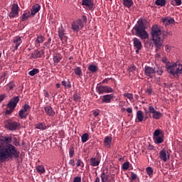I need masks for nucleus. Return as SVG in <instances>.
<instances>
[{"instance_id":"obj_41","label":"nucleus","mask_w":182,"mask_h":182,"mask_svg":"<svg viewBox=\"0 0 182 182\" xmlns=\"http://www.w3.org/2000/svg\"><path fill=\"white\" fill-rule=\"evenodd\" d=\"M18 116L21 118V119H26V117H28V114H26L25 112V111H23L22 109H21L18 112Z\"/></svg>"},{"instance_id":"obj_7","label":"nucleus","mask_w":182,"mask_h":182,"mask_svg":"<svg viewBox=\"0 0 182 182\" xmlns=\"http://www.w3.org/2000/svg\"><path fill=\"white\" fill-rule=\"evenodd\" d=\"M85 25L83 24V21L81 19H77L73 22L71 25V29L73 32H79L82 28H83Z\"/></svg>"},{"instance_id":"obj_34","label":"nucleus","mask_w":182,"mask_h":182,"mask_svg":"<svg viewBox=\"0 0 182 182\" xmlns=\"http://www.w3.org/2000/svg\"><path fill=\"white\" fill-rule=\"evenodd\" d=\"M31 15L32 14H31V11H28L27 13L23 14V15L21 16V21L25 22V21H26V19L31 18Z\"/></svg>"},{"instance_id":"obj_30","label":"nucleus","mask_w":182,"mask_h":182,"mask_svg":"<svg viewBox=\"0 0 182 182\" xmlns=\"http://www.w3.org/2000/svg\"><path fill=\"white\" fill-rule=\"evenodd\" d=\"M123 5L126 8H132L133 6V0H124Z\"/></svg>"},{"instance_id":"obj_45","label":"nucleus","mask_w":182,"mask_h":182,"mask_svg":"<svg viewBox=\"0 0 182 182\" xmlns=\"http://www.w3.org/2000/svg\"><path fill=\"white\" fill-rule=\"evenodd\" d=\"M161 133V130H160V129H156L153 134V139L156 137H159Z\"/></svg>"},{"instance_id":"obj_12","label":"nucleus","mask_w":182,"mask_h":182,"mask_svg":"<svg viewBox=\"0 0 182 182\" xmlns=\"http://www.w3.org/2000/svg\"><path fill=\"white\" fill-rule=\"evenodd\" d=\"M19 14V6L14 4L11 8V12L9 13V18H15Z\"/></svg>"},{"instance_id":"obj_37","label":"nucleus","mask_w":182,"mask_h":182,"mask_svg":"<svg viewBox=\"0 0 182 182\" xmlns=\"http://www.w3.org/2000/svg\"><path fill=\"white\" fill-rule=\"evenodd\" d=\"M182 1L181 0H171V5L173 6H180L181 5Z\"/></svg>"},{"instance_id":"obj_59","label":"nucleus","mask_w":182,"mask_h":182,"mask_svg":"<svg viewBox=\"0 0 182 182\" xmlns=\"http://www.w3.org/2000/svg\"><path fill=\"white\" fill-rule=\"evenodd\" d=\"M73 182H82V178L79 176H75L74 178Z\"/></svg>"},{"instance_id":"obj_47","label":"nucleus","mask_w":182,"mask_h":182,"mask_svg":"<svg viewBox=\"0 0 182 182\" xmlns=\"http://www.w3.org/2000/svg\"><path fill=\"white\" fill-rule=\"evenodd\" d=\"M124 97H127V99H129V100H132L133 99V94L129 93V92H125L123 95Z\"/></svg>"},{"instance_id":"obj_31","label":"nucleus","mask_w":182,"mask_h":182,"mask_svg":"<svg viewBox=\"0 0 182 182\" xmlns=\"http://www.w3.org/2000/svg\"><path fill=\"white\" fill-rule=\"evenodd\" d=\"M0 141H3V143H6L10 144L9 143H12V136H4L2 139H0Z\"/></svg>"},{"instance_id":"obj_57","label":"nucleus","mask_w":182,"mask_h":182,"mask_svg":"<svg viewBox=\"0 0 182 182\" xmlns=\"http://www.w3.org/2000/svg\"><path fill=\"white\" fill-rule=\"evenodd\" d=\"M145 92H146V93H148V95H151V93H153V89H151V87H149L146 88Z\"/></svg>"},{"instance_id":"obj_63","label":"nucleus","mask_w":182,"mask_h":182,"mask_svg":"<svg viewBox=\"0 0 182 182\" xmlns=\"http://www.w3.org/2000/svg\"><path fill=\"white\" fill-rule=\"evenodd\" d=\"M14 140H15V141L14 142V146H21V144L19 143V141L16 140V138H15Z\"/></svg>"},{"instance_id":"obj_61","label":"nucleus","mask_w":182,"mask_h":182,"mask_svg":"<svg viewBox=\"0 0 182 182\" xmlns=\"http://www.w3.org/2000/svg\"><path fill=\"white\" fill-rule=\"evenodd\" d=\"M5 97H6V94H2L0 95V103H1V102H4Z\"/></svg>"},{"instance_id":"obj_3","label":"nucleus","mask_w":182,"mask_h":182,"mask_svg":"<svg viewBox=\"0 0 182 182\" xmlns=\"http://www.w3.org/2000/svg\"><path fill=\"white\" fill-rule=\"evenodd\" d=\"M146 19L139 18L137 23L134 26L133 29L135 31L136 36L140 39L144 40L149 38V33L146 31Z\"/></svg>"},{"instance_id":"obj_28","label":"nucleus","mask_w":182,"mask_h":182,"mask_svg":"<svg viewBox=\"0 0 182 182\" xmlns=\"http://www.w3.org/2000/svg\"><path fill=\"white\" fill-rule=\"evenodd\" d=\"M74 72L77 76H79V77H82V76H83V73L82 72V68L80 67H76L74 69Z\"/></svg>"},{"instance_id":"obj_32","label":"nucleus","mask_w":182,"mask_h":182,"mask_svg":"<svg viewBox=\"0 0 182 182\" xmlns=\"http://www.w3.org/2000/svg\"><path fill=\"white\" fill-rule=\"evenodd\" d=\"M61 85L64 86L65 89H70L72 87V84L70 83V81H62Z\"/></svg>"},{"instance_id":"obj_29","label":"nucleus","mask_w":182,"mask_h":182,"mask_svg":"<svg viewBox=\"0 0 182 182\" xmlns=\"http://www.w3.org/2000/svg\"><path fill=\"white\" fill-rule=\"evenodd\" d=\"M36 170L37 173H40L41 174H43L46 170L45 169V166L43 165H39L36 167Z\"/></svg>"},{"instance_id":"obj_16","label":"nucleus","mask_w":182,"mask_h":182,"mask_svg":"<svg viewBox=\"0 0 182 182\" xmlns=\"http://www.w3.org/2000/svg\"><path fill=\"white\" fill-rule=\"evenodd\" d=\"M161 22L165 25V26H168V25H174V23H176V21L173 18H163L161 19Z\"/></svg>"},{"instance_id":"obj_21","label":"nucleus","mask_w":182,"mask_h":182,"mask_svg":"<svg viewBox=\"0 0 182 182\" xmlns=\"http://www.w3.org/2000/svg\"><path fill=\"white\" fill-rule=\"evenodd\" d=\"M90 164L92 167H97L100 164V159L96 157H92L90 160Z\"/></svg>"},{"instance_id":"obj_43","label":"nucleus","mask_w":182,"mask_h":182,"mask_svg":"<svg viewBox=\"0 0 182 182\" xmlns=\"http://www.w3.org/2000/svg\"><path fill=\"white\" fill-rule=\"evenodd\" d=\"M136 70H137V68H136L134 65H131L128 68V71L129 72V73H135Z\"/></svg>"},{"instance_id":"obj_6","label":"nucleus","mask_w":182,"mask_h":182,"mask_svg":"<svg viewBox=\"0 0 182 182\" xmlns=\"http://www.w3.org/2000/svg\"><path fill=\"white\" fill-rule=\"evenodd\" d=\"M96 92L98 95H103L104 93H113V89L109 86L97 85L96 87Z\"/></svg>"},{"instance_id":"obj_50","label":"nucleus","mask_w":182,"mask_h":182,"mask_svg":"<svg viewBox=\"0 0 182 182\" xmlns=\"http://www.w3.org/2000/svg\"><path fill=\"white\" fill-rule=\"evenodd\" d=\"M80 100V96L77 95V92L74 93L73 95V101L74 102H79Z\"/></svg>"},{"instance_id":"obj_62","label":"nucleus","mask_w":182,"mask_h":182,"mask_svg":"<svg viewBox=\"0 0 182 182\" xmlns=\"http://www.w3.org/2000/svg\"><path fill=\"white\" fill-rule=\"evenodd\" d=\"M145 114H146V118H145V120L146 119H148V117H151V115H150V110L149 109V111H146L145 112Z\"/></svg>"},{"instance_id":"obj_33","label":"nucleus","mask_w":182,"mask_h":182,"mask_svg":"<svg viewBox=\"0 0 182 182\" xmlns=\"http://www.w3.org/2000/svg\"><path fill=\"white\" fill-rule=\"evenodd\" d=\"M155 69V73H157L159 76H161L164 72V67H157L156 68H154Z\"/></svg>"},{"instance_id":"obj_2","label":"nucleus","mask_w":182,"mask_h":182,"mask_svg":"<svg viewBox=\"0 0 182 182\" xmlns=\"http://www.w3.org/2000/svg\"><path fill=\"white\" fill-rule=\"evenodd\" d=\"M151 41L154 42V46L156 48V52H159V49L163 47L164 41L161 40V29L158 25H154L151 29Z\"/></svg>"},{"instance_id":"obj_42","label":"nucleus","mask_w":182,"mask_h":182,"mask_svg":"<svg viewBox=\"0 0 182 182\" xmlns=\"http://www.w3.org/2000/svg\"><path fill=\"white\" fill-rule=\"evenodd\" d=\"M38 73H39V69L38 68H33L32 70H31L28 73V75L30 76H35V75H38Z\"/></svg>"},{"instance_id":"obj_60","label":"nucleus","mask_w":182,"mask_h":182,"mask_svg":"<svg viewBox=\"0 0 182 182\" xmlns=\"http://www.w3.org/2000/svg\"><path fill=\"white\" fill-rule=\"evenodd\" d=\"M131 178L132 181L136 180V178H137V174L132 172L131 175Z\"/></svg>"},{"instance_id":"obj_24","label":"nucleus","mask_w":182,"mask_h":182,"mask_svg":"<svg viewBox=\"0 0 182 182\" xmlns=\"http://www.w3.org/2000/svg\"><path fill=\"white\" fill-rule=\"evenodd\" d=\"M43 42H45V37L41 34L37 36V38L35 41V44L39 46Z\"/></svg>"},{"instance_id":"obj_56","label":"nucleus","mask_w":182,"mask_h":182,"mask_svg":"<svg viewBox=\"0 0 182 182\" xmlns=\"http://www.w3.org/2000/svg\"><path fill=\"white\" fill-rule=\"evenodd\" d=\"M161 35H162L163 39H166L167 36H168V35H170V33H168L166 31L165 32L161 31Z\"/></svg>"},{"instance_id":"obj_53","label":"nucleus","mask_w":182,"mask_h":182,"mask_svg":"<svg viewBox=\"0 0 182 182\" xmlns=\"http://www.w3.org/2000/svg\"><path fill=\"white\" fill-rule=\"evenodd\" d=\"M50 42H52V38H49L48 41L44 43L45 46L49 49L50 48Z\"/></svg>"},{"instance_id":"obj_17","label":"nucleus","mask_w":182,"mask_h":182,"mask_svg":"<svg viewBox=\"0 0 182 182\" xmlns=\"http://www.w3.org/2000/svg\"><path fill=\"white\" fill-rule=\"evenodd\" d=\"M44 110L46 114H48V116H50V117H53L55 114H56V112H55V110H53V109L50 106L45 107Z\"/></svg>"},{"instance_id":"obj_55","label":"nucleus","mask_w":182,"mask_h":182,"mask_svg":"<svg viewBox=\"0 0 182 182\" xmlns=\"http://www.w3.org/2000/svg\"><path fill=\"white\" fill-rule=\"evenodd\" d=\"M172 46L170 45H166L165 46V51L167 52V53H170L171 51Z\"/></svg>"},{"instance_id":"obj_26","label":"nucleus","mask_w":182,"mask_h":182,"mask_svg":"<svg viewBox=\"0 0 182 182\" xmlns=\"http://www.w3.org/2000/svg\"><path fill=\"white\" fill-rule=\"evenodd\" d=\"M110 144H112V137L106 136L104 139V146L105 147H110Z\"/></svg>"},{"instance_id":"obj_1","label":"nucleus","mask_w":182,"mask_h":182,"mask_svg":"<svg viewBox=\"0 0 182 182\" xmlns=\"http://www.w3.org/2000/svg\"><path fill=\"white\" fill-rule=\"evenodd\" d=\"M19 154L15 146L7 144L0 149V163H5L7 159H19Z\"/></svg>"},{"instance_id":"obj_44","label":"nucleus","mask_w":182,"mask_h":182,"mask_svg":"<svg viewBox=\"0 0 182 182\" xmlns=\"http://www.w3.org/2000/svg\"><path fill=\"white\" fill-rule=\"evenodd\" d=\"M69 156H70V159H72V157L75 156V147L70 146L69 148Z\"/></svg>"},{"instance_id":"obj_64","label":"nucleus","mask_w":182,"mask_h":182,"mask_svg":"<svg viewBox=\"0 0 182 182\" xmlns=\"http://www.w3.org/2000/svg\"><path fill=\"white\" fill-rule=\"evenodd\" d=\"M69 164L70 166H73V167L75 166V160L73 159L70 160Z\"/></svg>"},{"instance_id":"obj_14","label":"nucleus","mask_w":182,"mask_h":182,"mask_svg":"<svg viewBox=\"0 0 182 182\" xmlns=\"http://www.w3.org/2000/svg\"><path fill=\"white\" fill-rule=\"evenodd\" d=\"M113 97H114V94H108L102 96V103H112V100H113Z\"/></svg>"},{"instance_id":"obj_19","label":"nucleus","mask_w":182,"mask_h":182,"mask_svg":"<svg viewBox=\"0 0 182 182\" xmlns=\"http://www.w3.org/2000/svg\"><path fill=\"white\" fill-rule=\"evenodd\" d=\"M134 42V46L136 48V49H138V50H141V48H143V45L141 44V41L140 39L137 38H133Z\"/></svg>"},{"instance_id":"obj_9","label":"nucleus","mask_w":182,"mask_h":182,"mask_svg":"<svg viewBox=\"0 0 182 182\" xmlns=\"http://www.w3.org/2000/svg\"><path fill=\"white\" fill-rule=\"evenodd\" d=\"M18 103H19V96L14 97L7 104V107H9V109H15V107H16Z\"/></svg>"},{"instance_id":"obj_46","label":"nucleus","mask_w":182,"mask_h":182,"mask_svg":"<svg viewBox=\"0 0 182 182\" xmlns=\"http://www.w3.org/2000/svg\"><path fill=\"white\" fill-rule=\"evenodd\" d=\"M129 167H130V162L126 161L122 164L123 170H129Z\"/></svg>"},{"instance_id":"obj_49","label":"nucleus","mask_w":182,"mask_h":182,"mask_svg":"<svg viewBox=\"0 0 182 182\" xmlns=\"http://www.w3.org/2000/svg\"><path fill=\"white\" fill-rule=\"evenodd\" d=\"M146 171L148 176H151L153 174V168L148 166L146 168Z\"/></svg>"},{"instance_id":"obj_8","label":"nucleus","mask_w":182,"mask_h":182,"mask_svg":"<svg viewBox=\"0 0 182 182\" xmlns=\"http://www.w3.org/2000/svg\"><path fill=\"white\" fill-rule=\"evenodd\" d=\"M149 112L152 114L153 119H155L156 120H159V119H161V117H163V114H161V112L156 111L154 109V107L149 106Z\"/></svg>"},{"instance_id":"obj_11","label":"nucleus","mask_w":182,"mask_h":182,"mask_svg":"<svg viewBox=\"0 0 182 182\" xmlns=\"http://www.w3.org/2000/svg\"><path fill=\"white\" fill-rule=\"evenodd\" d=\"M144 70L145 76H147L148 77H150L151 79H152L153 75H154V73H156V69H154L150 66H145Z\"/></svg>"},{"instance_id":"obj_38","label":"nucleus","mask_w":182,"mask_h":182,"mask_svg":"<svg viewBox=\"0 0 182 182\" xmlns=\"http://www.w3.org/2000/svg\"><path fill=\"white\" fill-rule=\"evenodd\" d=\"M107 180H109V175L106 174V173L103 171L101 174V181L106 182Z\"/></svg>"},{"instance_id":"obj_20","label":"nucleus","mask_w":182,"mask_h":182,"mask_svg":"<svg viewBox=\"0 0 182 182\" xmlns=\"http://www.w3.org/2000/svg\"><path fill=\"white\" fill-rule=\"evenodd\" d=\"M43 53H45V51H43V50L41 51L34 50L33 52L31 53V58H33V59H38V58H42V55H43Z\"/></svg>"},{"instance_id":"obj_22","label":"nucleus","mask_w":182,"mask_h":182,"mask_svg":"<svg viewBox=\"0 0 182 182\" xmlns=\"http://www.w3.org/2000/svg\"><path fill=\"white\" fill-rule=\"evenodd\" d=\"M31 11V16H35V15H36V14H38V12L39 11H41V5H39V4L33 5L32 6Z\"/></svg>"},{"instance_id":"obj_54","label":"nucleus","mask_w":182,"mask_h":182,"mask_svg":"<svg viewBox=\"0 0 182 182\" xmlns=\"http://www.w3.org/2000/svg\"><path fill=\"white\" fill-rule=\"evenodd\" d=\"M15 86L16 85H15L14 82H9L8 84L9 90H12V89H14V87H15Z\"/></svg>"},{"instance_id":"obj_36","label":"nucleus","mask_w":182,"mask_h":182,"mask_svg":"<svg viewBox=\"0 0 182 182\" xmlns=\"http://www.w3.org/2000/svg\"><path fill=\"white\" fill-rule=\"evenodd\" d=\"M154 139V143H156V144H161V143H163L164 141V139L162 138V136H156Z\"/></svg>"},{"instance_id":"obj_23","label":"nucleus","mask_w":182,"mask_h":182,"mask_svg":"<svg viewBox=\"0 0 182 182\" xmlns=\"http://www.w3.org/2000/svg\"><path fill=\"white\" fill-rule=\"evenodd\" d=\"M82 5L87 6L89 9H93V2L92 0H82Z\"/></svg>"},{"instance_id":"obj_58","label":"nucleus","mask_w":182,"mask_h":182,"mask_svg":"<svg viewBox=\"0 0 182 182\" xmlns=\"http://www.w3.org/2000/svg\"><path fill=\"white\" fill-rule=\"evenodd\" d=\"M14 109L9 108V109L6 110V114H12L14 112Z\"/></svg>"},{"instance_id":"obj_35","label":"nucleus","mask_w":182,"mask_h":182,"mask_svg":"<svg viewBox=\"0 0 182 182\" xmlns=\"http://www.w3.org/2000/svg\"><path fill=\"white\" fill-rule=\"evenodd\" d=\"M166 4H167L166 0H156L155 1V5L157 6H166Z\"/></svg>"},{"instance_id":"obj_5","label":"nucleus","mask_w":182,"mask_h":182,"mask_svg":"<svg viewBox=\"0 0 182 182\" xmlns=\"http://www.w3.org/2000/svg\"><path fill=\"white\" fill-rule=\"evenodd\" d=\"M4 127L7 129V130H10V132H14L15 130H19L21 123L8 119L4 122Z\"/></svg>"},{"instance_id":"obj_40","label":"nucleus","mask_w":182,"mask_h":182,"mask_svg":"<svg viewBox=\"0 0 182 182\" xmlns=\"http://www.w3.org/2000/svg\"><path fill=\"white\" fill-rule=\"evenodd\" d=\"M89 140V134L85 133L81 136V141L82 143H86Z\"/></svg>"},{"instance_id":"obj_27","label":"nucleus","mask_w":182,"mask_h":182,"mask_svg":"<svg viewBox=\"0 0 182 182\" xmlns=\"http://www.w3.org/2000/svg\"><path fill=\"white\" fill-rule=\"evenodd\" d=\"M98 70H99V68H97V65H95L93 64H90L88 66V70H90V72H91L92 73H96Z\"/></svg>"},{"instance_id":"obj_4","label":"nucleus","mask_w":182,"mask_h":182,"mask_svg":"<svg viewBox=\"0 0 182 182\" xmlns=\"http://www.w3.org/2000/svg\"><path fill=\"white\" fill-rule=\"evenodd\" d=\"M166 70L171 76L173 77H180V75H182V64L180 62L177 61L171 64V63H166L165 65Z\"/></svg>"},{"instance_id":"obj_39","label":"nucleus","mask_w":182,"mask_h":182,"mask_svg":"<svg viewBox=\"0 0 182 182\" xmlns=\"http://www.w3.org/2000/svg\"><path fill=\"white\" fill-rule=\"evenodd\" d=\"M136 118L139 122H143V112L141 110H139L136 112Z\"/></svg>"},{"instance_id":"obj_52","label":"nucleus","mask_w":182,"mask_h":182,"mask_svg":"<svg viewBox=\"0 0 182 182\" xmlns=\"http://www.w3.org/2000/svg\"><path fill=\"white\" fill-rule=\"evenodd\" d=\"M85 166V164L83 163V161H82V159H78L77 161V167H84Z\"/></svg>"},{"instance_id":"obj_51","label":"nucleus","mask_w":182,"mask_h":182,"mask_svg":"<svg viewBox=\"0 0 182 182\" xmlns=\"http://www.w3.org/2000/svg\"><path fill=\"white\" fill-rule=\"evenodd\" d=\"M31 109V106H29V105L28 104H25L23 106V109H21V110H23L24 112H28V110Z\"/></svg>"},{"instance_id":"obj_48","label":"nucleus","mask_w":182,"mask_h":182,"mask_svg":"<svg viewBox=\"0 0 182 182\" xmlns=\"http://www.w3.org/2000/svg\"><path fill=\"white\" fill-rule=\"evenodd\" d=\"M6 77V73H3L1 75H0V85L4 83L5 82V77Z\"/></svg>"},{"instance_id":"obj_18","label":"nucleus","mask_w":182,"mask_h":182,"mask_svg":"<svg viewBox=\"0 0 182 182\" xmlns=\"http://www.w3.org/2000/svg\"><path fill=\"white\" fill-rule=\"evenodd\" d=\"M63 58V55H62L60 53L53 54V60L54 65H58V63H59Z\"/></svg>"},{"instance_id":"obj_10","label":"nucleus","mask_w":182,"mask_h":182,"mask_svg":"<svg viewBox=\"0 0 182 182\" xmlns=\"http://www.w3.org/2000/svg\"><path fill=\"white\" fill-rule=\"evenodd\" d=\"M58 33L62 42L68 41V36H66V33H65V28H63V26L58 28Z\"/></svg>"},{"instance_id":"obj_13","label":"nucleus","mask_w":182,"mask_h":182,"mask_svg":"<svg viewBox=\"0 0 182 182\" xmlns=\"http://www.w3.org/2000/svg\"><path fill=\"white\" fill-rule=\"evenodd\" d=\"M159 158L161 160H162V161L166 163L167 160L170 159V154H168V151L164 149L159 152Z\"/></svg>"},{"instance_id":"obj_15","label":"nucleus","mask_w":182,"mask_h":182,"mask_svg":"<svg viewBox=\"0 0 182 182\" xmlns=\"http://www.w3.org/2000/svg\"><path fill=\"white\" fill-rule=\"evenodd\" d=\"M13 43L15 44L14 51L18 50L19 46H21V43H22V38L19 36H16L14 38Z\"/></svg>"},{"instance_id":"obj_25","label":"nucleus","mask_w":182,"mask_h":182,"mask_svg":"<svg viewBox=\"0 0 182 182\" xmlns=\"http://www.w3.org/2000/svg\"><path fill=\"white\" fill-rule=\"evenodd\" d=\"M35 127L38 130H46V129H48V127H46V124H45L44 122L36 124Z\"/></svg>"}]
</instances>
